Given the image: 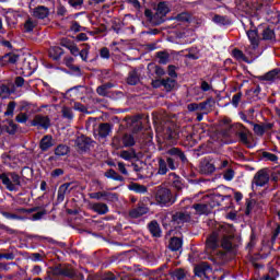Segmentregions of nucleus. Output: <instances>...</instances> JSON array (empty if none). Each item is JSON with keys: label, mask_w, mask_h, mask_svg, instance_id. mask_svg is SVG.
<instances>
[{"label": "nucleus", "mask_w": 280, "mask_h": 280, "mask_svg": "<svg viewBox=\"0 0 280 280\" xmlns=\"http://www.w3.org/2000/svg\"><path fill=\"white\" fill-rule=\"evenodd\" d=\"M200 172L201 174H213V172H215V162L214 164L205 160L203 162H201L200 164Z\"/></svg>", "instance_id": "13"}, {"label": "nucleus", "mask_w": 280, "mask_h": 280, "mask_svg": "<svg viewBox=\"0 0 280 280\" xmlns=\"http://www.w3.org/2000/svg\"><path fill=\"white\" fill-rule=\"evenodd\" d=\"M79 56L83 62H86V60H89V48H84L81 51L79 50Z\"/></svg>", "instance_id": "58"}, {"label": "nucleus", "mask_w": 280, "mask_h": 280, "mask_svg": "<svg viewBox=\"0 0 280 280\" xmlns=\"http://www.w3.org/2000/svg\"><path fill=\"white\" fill-rule=\"evenodd\" d=\"M217 165V170H224V167H226L229 165V161L224 160V161H217L215 162Z\"/></svg>", "instance_id": "63"}, {"label": "nucleus", "mask_w": 280, "mask_h": 280, "mask_svg": "<svg viewBox=\"0 0 280 280\" xmlns=\"http://www.w3.org/2000/svg\"><path fill=\"white\" fill-rule=\"evenodd\" d=\"M262 156L264 159H267V161H272L273 163L278 161V158L273 153L265 152Z\"/></svg>", "instance_id": "61"}, {"label": "nucleus", "mask_w": 280, "mask_h": 280, "mask_svg": "<svg viewBox=\"0 0 280 280\" xmlns=\"http://www.w3.org/2000/svg\"><path fill=\"white\" fill-rule=\"evenodd\" d=\"M2 60L9 65H15L19 61V56L14 54H7L2 57Z\"/></svg>", "instance_id": "30"}, {"label": "nucleus", "mask_w": 280, "mask_h": 280, "mask_svg": "<svg viewBox=\"0 0 280 280\" xmlns=\"http://www.w3.org/2000/svg\"><path fill=\"white\" fill-rule=\"evenodd\" d=\"M55 154H56V156H66V154H69V147H67L65 144H59L55 149Z\"/></svg>", "instance_id": "29"}, {"label": "nucleus", "mask_w": 280, "mask_h": 280, "mask_svg": "<svg viewBox=\"0 0 280 280\" xmlns=\"http://www.w3.org/2000/svg\"><path fill=\"white\" fill-rule=\"evenodd\" d=\"M242 100V93H237L232 97V105L237 108L240 106V102Z\"/></svg>", "instance_id": "56"}, {"label": "nucleus", "mask_w": 280, "mask_h": 280, "mask_svg": "<svg viewBox=\"0 0 280 280\" xmlns=\"http://www.w3.org/2000/svg\"><path fill=\"white\" fill-rule=\"evenodd\" d=\"M100 56L104 60H108V58H110V50H108V48L104 47L101 49Z\"/></svg>", "instance_id": "57"}, {"label": "nucleus", "mask_w": 280, "mask_h": 280, "mask_svg": "<svg viewBox=\"0 0 280 280\" xmlns=\"http://www.w3.org/2000/svg\"><path fill=\"white\" fill-rule=\"evenodd\" d=\"M49 56L50 58H52V60H60L62 56V49H60L59 47H55L50 49Z\"/></svg>", "instance_id": "31"}, {"label": "nucleus", "mask_w": 280, "mask_h": 280, "mask_svg": "<svg viewBox=\"0 0 280 280\" xmlns=\"http://www.w3.org/2000/svg\"><path fill=\"white\" fill-rule=\"evenodd\" d=\"M155 202H158V205L161 207H170V205H174V202H176V199H174V196L170 189L158 187Z\"/></svg>", "instance_id": "3"}, {"label": "nucleus", "mask_w": 280, "mask_h": 280, "mask_svg": "<svg viewBox=\"0 0 280 280\" xmlns=\"http://www.w3.org/2000/svg\"><path fill=\"white\" fill-rule=\"evenodd\" d=\"M62 117H65V119H73V110L69 107H63L62 110Z\"/></svg>", "instance_id": "45"}, {"label": "nucleus", "mask_w": 280, "mask_h": 280, "mask_svg": "<svg viewBox=\"0 0 280 280\" xmlns=\"http://www.w3.org/2000/svg\"><path fill=\"white\" fill-rule=\"evenodd\" d=\"M77 145L80 148V150H86V145H89V141H86V138L81 137L77 139Z\"/></svg>", "instance_id": "44"}, {"label": "nucleus", "mask_w": 280, "mask_h": 280, "mask_svg": "<svg viewBox=\"0 0 280 280\" xmlns=\"http://www.w3.org/2000/svg\"><path fill=\"white\" fill-rule=\"evenodd\" d=\"M15 121H18V124H25L27 121V114H19L16 117H15Z\"/></svg>", "instance_id": "60"}, {"label": "nucleus", "mask_w": 280, "mask_h": 280, "mask_svg": "<svg viewBox=\"0 0 280 280\" xmlns=\"http://www.w3.org/2000/svg\"><path fill=\"white\" fill-rule=\"evenodd\" d=\"M247 37L253 49H257V47H259V34L257 33V30L247 31Z\"/></svg>", "instance_id": "14"}, {"label": "nucleus", "mask_w": 280, "mask_h": 280, "mask_svg": "<svg viewBox=\"0 0 280 280\" xmlns=\"http://www.w3.org/2000/svg\"><path fill=\"white\" fill-rule=\"evenodd\" d=\"M0 180L9 191H19L21 187V176L16 173L1 174Z\"/></svg>", "instance_id": "2"}, {"label": "nucleus", "mask_w": 280, "mask_h": 280, "mask_svg": "<svg viewBox=\"0 0 280 280\" xmlns=\"http://www.w3.org/2000/svg\"><path fill=\"white\" fill-rule=\"evenodd\" d=\"M12 93H14V89H12L8 85L0 86V97H2V100H8V97H10V95H12Z\"/></svg>", "instance_id": "25"}, {"label": "nucleus", "mask_w": 280, "mask_h": 280, "mask_svg": "<svg viewBox=\"0 0 280 280\" xmlns=\"http://www.w3.org/2000/svg\"><path fill=\"white\" fill-rule=\"evenodd\" d=\"M177 21L188 22L189 15L188 13H180L176 16Z\"/></svg>", "instance_id": "64"}, {"label": "nucleus", "mask_w": 280, "mask_h": 280, "mask_svg": "<svg viewBox=\"0 0 280 280\" xmlns=\"http://www.w3.org/2000/svg\"><path fill=\"white\" fill-rule=\"evenodd\" d=\"M7 132L9 135H14L16 132V124H14V121H12V120L8 121Z\"/></svg>", "instance_id": "48"}, {"label": "nucleus", "mask_w": 280, "mask_h": 280, "mask_svg": "<svg viewBox=\"0 0 280 280\" xmlns=\"http://www.w3.org/2000/svg\"><path fill=\"white\" fill-rule=\"evenodd\" d=\"M122 143L125 148H132L135 145V137L132 135H125L122 137Z\"/></svg>", "instance_id": "33"}, {"label": "nucleus", "mask_w": 280, "mask_h": 280, "mask_svg": "<svg viewBox=\"0 0 280 280\" xmlns=\"http://www.w3.org/2000/svg\"><path fill=\"white\" fill-rule=\"evenodd\" d=\"M164 154H170L171 156H178L183 163L187 161V156H185V153L180 151L178 148H171L164 152Z\"/></svg>", "instance_id": "16"}, {"label": "nucleus", "mask_w": 280, "mask_h": 280, "mask_svg": "<svg viewBox=\"0 0 280 280\" xmlns=\"http://www.w3.org/2000/svg\"><path fill=\"white\" fill-rule=\"evenodd\" d=\"M149 231L153 235V237H161V228L156 221H152L149 224Z\"/></svg>", "instance_id": "24"}, {"label": "nucleus", "mask_w": 280, "mask_h": 280, "mask_svg": "<svg viewBox=\"0 0 280 280\" xmlns=\"http://www.w3.org/2000/svg\"><path fill=\"white\" fill-rule=\"evenodd\" d=\"M158 174L165 176L167 174V162L163 159L159 160V171Z\"/></svg>", "instance_id": "34"}, {"label": "nucleus", "mask_w": 280, "mask_h": 280, "mask_svg": "<svg viewBox=\"0 0 280 280\" xmlns=\"http://www.w3.org/2000/svg\"><path fill=\"white\" fill-rule=\"evenodd\" d=\"M67 48L69 49L70 54H72V56H80V48H78L75 44H69Z\"/></svg>", "instance_id": "49"}, {"label": "nucleus", "mask_w": 280, "mask_h": 280, "mask_svg": "<svg viewBox=\"0 0 280 280\" xmlns=\"http://www.w3.org/2000/svg\"><path fill=\"white\" fill-rule=\"evenodd\" d=\"M139 82V73H137V70H133L129 72V75L127 78V83L131 86H135Z\"/></svg>", "instance_id": "28"}, {"label": "nucleus", "mask_w": 280, "mask_h": 280, "mask_svg": "<svg viewBox=\"0 0 280 280\" xmlns=\"http://www.w3.org/2000/svg\"><path fill=\"white\" fill-rule=\"evenodd\" d=\"M106 178H112V180H119L120 183L124 182V178L117 174L114 170H109L105 173Z\"/></svg>", "instance_id": "32"}, {"label": "nucleus", "mask_w": 280, "mask_h": 280, "mask_svg": "<svg viewBox=\"0 0 280 280\" xmlns=\"http://www.w3.org/2000/svg\"><path fill=\"white\" fill-rule=\"evenodd\" d=\"M232 56L240 62H245V60H246V56H244V52H242V50H240V49H234L232 51Z\"/></svg>", "instance_id": "40"}, {"label": "nucleus", "mask_w": 280, "mask_h": 280, "mask_svg": "<svg viewBox=\"0 0 280 280\" xmlns=\"http://www.w3.org/2000/svg\"><path fill=\"white\" fill-rule=\"evenodd\" d=\"M168 248L173 252L180 250L183 248V240L178 237L171 238Z\"/></svg>", "instance_id": "22"}, {"label": "nucleus", "mask_w": 280, "mask_h": 280, "mask_svg": "<svg viewBox=\"0 0 280 280\" xmlns=\"http://www.w3.org/2000/svg\"><path fill=\"white\" fill-rule=\"evenodd\" d=\"M223 178H224V180L231 182L233 178H235V172L233 170L229 168L223 174Z\"/></svg>", "instance_id": "52"}, {"label": "nucleus", "mask_w": 280, "mask_h": 280, "mask_svg": "<svg viewBox=\"0 0 280 280\" xmlns=\"http://www.w3.org/2000/svg\"><path fill=\"white\" fill-rule=\"evenodd\" d=\"M145 213H148V207L145 206H140L129 211V215L133 219L141 218V215H145Z\"/></svg>", "instance_id": "17"}, {"label": "nucleus", "mask_w": 280, "mask_h": 280, "mask_svg": "<svg viewBox=\"0 0 280 280\" xmlns=\"http://www.w3.org/2000/svg\"><path fill=\"white\" fill-rule=\"evenodd\" d=\"M32 126H36L37 128H44V130H47L49 126H51V122L49 120V117L37 115L32 120Z\"/></svg>", "instance_id": "8"}, {"label": "nucleus", "mask_w": 280, "mask_h": 280, "mask_svg": "<svg viewBox=\"0 0 280 280\" xmlns=\"http://www.w3.org/2000/svg\"><path fill=\"white\" fill-rule=\"evenodd\" d=\"M166 163H167V165H168V168L172 170V171L178 168V164H176V162H175L174 159H172V158H167V159H166Z\"/></svg>", "instance_id": "59"}, {"label": "nucleus", "mask_w": 280, "mask_h": 280, "mask_svg": "<svg viewBox=\"0 0 280 280\" xmlns=\"http://www.w3.org/2000/svg\"><path fill=\"white\" fill-rule=\"evenodd\" d=\"M34 209H25V208H18L15 209V212L18 215H25V214H30V213H34Z\"/></svg>", "instance_id": "55"}, {"label": "nucleus", "mask_w": 280, "mask_h": 280, "mask_svg": "<svg viewBox=\"0 0 280 280\" xmlns=\"http://www.w3.org/2000/svg\"><path fill=\"white\" fill-rule=\"evenodd\" d=\"M162 86H164L166 91H172V89L176 86V81L174 79L162 80Z\"/></svg>", "instance_id": "37"}, {"label": "nucleus", "mask_w": 280, "mask_h": 280, "mask_svg": "<svg viewBox=\"0 0 280 280\" xmlns=\"http://www.w3.org/2000/svg\"><path fill=\"white\" fill-rule=\"evenodd\" d=\"M262 40H270V43H275L277 40V36L275 35V30L272 28H265L262 31Z\"/></svg>", "instance_id": "21"}, {"label": "nucleus", "mask_w": 280, "mask_h": 280, "mask_svg": "<svg viewBox=\"0 0 280 280\" xmlns=\"http://www.w3.org/2000/svg\"><path fill=\"white\" fill-rule=\"evenodd\" d=\"M92 210L98 215H106L108 213V206L106 203H93Z\"/></svg>", "instance_id": "19"}, {"label": "nucleus", "mask_w": 280, "mask_h": 280, "mask_svg": "<svg viewBox=\"0 0 280 280\" xmlns=\"http://www.w3.org/2000/svg\"><path fill=\"white\" fill-rule=\"evenodd\" d=\"M71 183H66L62 184L59 189H58V195H57V201L58 202H65V196H69L71 194L73 187H71Z\"/></svg>", "instance_id": "10"}, {"label": "nucleus", "mask_w": 280, "mask_h": 280, "mask_svg": "<svg viewBox=\"0 0 280 280\" xmlns=\"http://www.w3.org/2000/svg\"><path fill=\"white\" fill-rule=\"evenodd\" d=\"M171 277L173 280H185L187 272H185L183 269H175L173 272H171Z\"/></svg>", "instance_id": "27"}, {"label": "nucleus", "mask_w": 280, "mask_h": 280, "mask_svg": "<svg viewBox=\"0 0 280 280\" xmlns=\"http://www.w3.org/2000/svg\"><path fill=\"white\" fill-rule=\"evenodd\" d=\"M191 220V217L188 213L185 212H176L173 215V219L171 221L172 226L175 229H180L185 222H189Z\"/></svg>", "instance_id": "7"}, {"label": "nucleus", "mask_w": 280, "mask_h": 280, "mask_svg": "<svg viewBox=\"0 0 280 280\" xmlns=\"http://www.w3.org/2000/svg\"><path fill=\"white\" fill-rule=\"evenodd\" d=\"M235 233V228L231 224L226 223H219L215 225V230L212 232V234L208 237L206 242V248L207 250H215L218 246H221L222 248H225V250H231L233 248V235Z\"/></svg>", "instance_id": "1"}, {"label": "nucleus", "mask_w": 280, "mask_h": 280, "mask_svg": "<svg viewBox=\"0 0 280 280\" xmlns=\"http://www.w3.org/2000/svg\"><path fill=\"white\" fill-rule=\"evenodd\" d=\"M270 182V174H268V170L262 168L258 171L252 182V189L256 190L257 187H266Z\"/></svg>", "instance_id": "4"}, {"label": "nucleus", "mask_w": 280, "mask_h": 280, "mask_svg": "<svg viewBox=\"0 0 280 280\" xmlns=\"http://www.w3.org/2000/svg\"><path fill=\"white\" fill-rule=\"evenodd\" d=\"M192 209L198 213L199 215H202V213H207V205L197 203L192 206Z\"/></svg>", "instance_id": "42"}, {"label": "nucleus", "mask_w": 280, "mask_h": 280, "mask_svg": "<svg viewBox=\"0 0 280 280\" xmlns=\"http://www.w3.org/2000/svg\"><path fill=\"white\" fill-rule=\"evenodd\" d=\"M254 132L255 135H258V137H261L266 132V127L261 125H254Z\"/></svg>", "instance_id": "51"}, {"label": "nucleus", "mask_w": 280, "mask_h": 280, "mask_svg": "<svg viewBox=\"0 0 280 280\" xmlns=\"http://www.w3.org/2000/svg\"><path fill=\"white\" fill-rule=\"evenodd\" d=\"M158 60L160 65H167V61L170 60V56H167L166 52H159Z\"/></svg>", "instance_id": "47"}, {"label": "nucleus", "mask_w": 280, "mask_h": 280, "mask_svg": "<svg viewBox=\"0 0 280 280\" xmlns=\"http://www.w3.org/2000/svg\"><path fill=\"white\" fill-rule=\"evenodd\" d=\"M61 275L73 279V277H75V271L72 268H63L61 269Z\"/></svg>", "instance_id": "46"}, {"label": "nucleus", "mask_w": 280, "mask_h": 280, "mask_svg": "<svg viewBox=\"0 0 280 280\" xmlns=\"http://www.w3.org/2000/svg\"><path fill=\"white\" fill-rule=\"evenodd\" d=\"M36 3H45V0H31L30 10L33 12V16H35V19H47V16H49V9L44 5L35 8Z\"/></svg>", "instance_id": "5"}, {"label": "nucleus", "mask_w": 280, "mask_h": 280, "mask_svg": "<svg viewBox=\"0 0 280 280\" xmlns=\"http://www.w3.org/2000/svg\"><path fill=\"white\" fill-rule=\"evenodd\" d=\"M168 180L171 182V185L175 187V189H183V182L180 180V177H178L176 173H171L168 175Z\"/></svg>", "instance_id": "18"}, {"label": "nucleus", "mask_w": 280, "mask_h": 280, "mask_svg": "<svg viewBox=\"0 0 280 280\" xmlns=\"http://www.w3.org/2000/svg\"><path fill=\"white\" fill-rule=\"evenodd\" d=\"M49 148H54V137L46 135L42 138L39 142V149L42 152H47Z\"/></svg>", "instance_id": "11"}, {"label": "nucleus", "mask_w": 280, "mask_h": 280, "mask_svg": "<svg viewBox=\"0 0 280 280\" xmlns=\"http://www.w3.org/2000/svg\"><path fill=\"white\" fill-rule=\"evenodd\" d=\"M0 213L7 220H20V221L27 220V218H25L21 214H18V213H10V212H5V211H1Z\"/></svg>", "instance_id": "26"}, {"label": "nucleus", "mask_w": 280, "mask_h": 280, "mask_svg": "<svg viewBox=\"0 0 280 280\" xmlns=\"http://www.w3.org/2000/svg\"><path fill=\"white\" fill-rule=\"evenodd\" d=\"M34 27H36V23L34 22V20H26V22L24 23V32H34Z\"/></svg>", "instance_id": "41"}, {"label": "nucleus", "mask_w": 280, "mask_h": 280, "mask_svg": "<svg viewBox=\"0 0 280 280\" xmlns=\"http://www.w3.org/2000/svg\"><path fill=\"white\" fill-rule=\"evenodd\" d=\"M164 139L176 140L178 139V133L172 130V128H166L164 131Z\"/></svg>", "instance_id": "35"}, {"label": "nucleus", "mask_w": 280, "mask_h": 280, "mask_svg": "<svg viewBox=\"0 0 280 280\" xmlns=\"http://www.w3.org/2000/svg\"><path fill=\"white\" fill-rule=\"evenodd\" d=\"M70 93H72V95H75L77 97H80V95H82V93H86V88L79 85V86L70 89Z\"/></svg>", "instance_id": "38"}, {"label": "nucleus", "mask_w": 280, "mask_h": 280, "mask_svg": "<svg viewBox=\"0 0 280 280\" xmlns=\"http://www.w3.org/2000/svg\"><path fill=\"white\" fill-rule=\"evenodd\" d=\"M110 125L109 124H101L98 127V137H101V139H106V137H108V135H110Z\"/></svg>", "instance_id": "20"}, {"label": "nucleus", "mask_w": 280, "mask_h": 280, "mask_svg": "<svg viewBox=\"0 0 280 280\" xmlns=\"http://www.w3.org/2000/svg\"><path fill=\"white\" fill-rule=\"evenodd\" d=\"M130 189H132V191H136V194H145V191H148V188H145V186H141L139 184H133Z\"/></svg>", "instance_id": "43"}, {"label": "nucleus", "mask_w": 280, "mask_h": 280, "mask_svg": "<svg viewBox=\"0 0 280 280\" xmlns=\"http://www.w3.org/2000/svg\"><path fill=\"white\" fill-rule=\"evenodd\" d=\"M209 104H211V101H205L202 103H191L188 104L187 108L189 110V113H194L196 110H207V108H209Z\"/></svg>", "instance_id": "12"}, {"label": "nucleus", "mask_w": 280, "mask_h": 280, "mask_svg": "<svg viewBox=\"0 0 280 280\" xmlns=\"http://www.w3.org/2000/svg\"><path fill=\"white\" fill-rule=\"evenodd\" d=\"M108 89H110V86L108 85H101L96 89V93H98V95H103L106 96L108 95Z\"/></svg>", "instance_id": "53"}, {"label": "nucleus", "mask_w": 280, "mask_h": 280, "mask_svg": "<svg viewBox=\"0 0 280 280\" xmlns=\"http://www.w3.org/2000/svg\"><path fill=\"white\" fill-rule=\"evenodd\" d=\"M68 3L71 5V8H75V10H78L79 8H82L84 0H68Z\"/></svg>", "instance_id": "54"}, {"label": "nucleus", "mask_w": 280, "mask_h": 280, "mask_svg": "<svg viewBox=\"0 0 280 280\" xmlns=\"http://www.w3.org/2000/svg\"><path fill=\"white\" fill-rule=\"evenodd\" d=\"M74 110H79L80 113H89L86 110V106L82 105V103H74Z\"/></svg>", "instance_id": "62"}, {"label": "nucleus", "mask_w": 280, "mask_h": 280, "mask_svg": "<svg viewBox=\"0 0 280 280\" xmlns=\"http://www.w3.org/2000/svg\"><path fill=\"white\" fill-rule=\"evenodd\" d=\"M170 13V7L165 2H160L156 8V13L154 18L156 19H163V16L167 15Z\"/></svg>", "instance_id": "15"}, {"label": "nucleus", "mask_w": 280, "mask_h": 280, "mask_svg": "<svg viewBox=\"0 0 280 280\" xmlns=\"http://www.w3.org/2000/svg\"><path fill=\"white\" fill-rule=\"evenodd\" d=\"M236 128L240 129V131L237 132V137L241 141V143H244V145H248V143H250L249 137H250V131L246 128H244V126L242 124H237Z\"/></svg>", "instance_id": "9"}, {"label": "nucleus", "mask_w": 280, "mask_h": 280, "mask_svg": "<svg viewBox=\"0 0 280 280\" xmlns=\"http://www.w3.org/2000/svg\"><path fill=\"white\" fill-rule=\"evenodd\" d=\"M212 21L213 23H217V25H226V18L222 15H214Z\"/></svg>", "instance_id": "50"}, {"label": "nucleus", "mask_w": 280, "mask_h": 280, "mask_svg": "<svg viewBox=\"0 0 280 280\" xmlns=\"http://www.w3.org/2000/svg\"><path fill=\"white\" fill-rule=\"evenodd\" d=\"M90 198L93 200H106L107 202H117L118 200L117 194L108 191L91 192Z\"/></svg>", "instance_id": "6"}, {"label": "nucleus", "mask_w": 280, "mask_h": 280, "mask_svg": "<svg viewBox=\"0 0 280 280\" xmlns=\"http://www.w3.org/2000/svg\"><path fill=\"white\" fill-rule=\"evenodd\" d=\"M15 108H16V103L15 102H10L8 104L7 110L4 112L5 117H13Z\"/></svg>", "instance_id": "39"}, {"label": "nucleus", "mask_w": 280, "mask_h": 280, "mask_svg": "<svg viewBox=\"0 0 280 280\" xmlns=\"http://www.w3.org/2000/svg\"><path fill=\"white\" fill-rule=\"evenodd\" d=\"M280 77V70H271L265 75V80L272 82V80H277Z\"/></svg>", "instance_id": "36"}, {"label": "nucleus", "mask_w": 280, "mask_h": 280, "mask_svg": "<svg viewBox=\"0 0 280 280\" xmlns=\"http://www.w3.org/2000/svg\"><path fill=\"white\" fill-rule=\"evenodd\" d=\"M120 159H124V161H132L133 159H137V153L133 149L131 150H124L119 154Z\"/></svg>", "instance_id": "23"}]
</instances>
